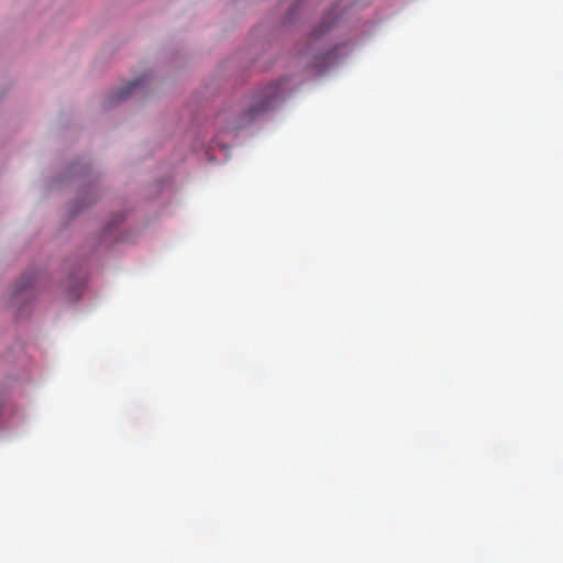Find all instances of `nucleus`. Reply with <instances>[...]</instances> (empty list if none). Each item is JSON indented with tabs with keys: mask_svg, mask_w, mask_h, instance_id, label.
I'll list each match as a JSON object with an SVG mask.
<instances>
[{
	"mask_svg": "<svg viewBox=\"0 0 563 563\" xmlns=\"http://www.w3.org/2000/svg\"><path fill=\"white\" fill-rule=\"evenodd\" d=\"M285 96L284 80L266 86L253 97L252 104L244 114L246 123L252 122L256 115L274 108Z\"/></svg>",
	"mask_w": 563,
	"mask_h": 563,
	"instance_id": "obj_1",
	"label": "nucleus"
},
{
	"mask_svg": "<svg viewBox=\"0 0 563 563\" xmlns=\"http://www.w3.org/2000/svg\"><path fill=\"white\" fill-rule=\"evenodd\" d=\"M330 29V25H320L318 29L313 30L311 33V38H318L321 36L324 32H327Z\"/></svg>",
	"mask_w": 563,
	"mask_h": 563,
	"instance_id": "obj_4",
	"label": "nucleus"
},
{
	"mask_svg": "<svg viewBox=\"0 0 563 563\" xmlns=\"http://www.w3.org/2000/svg\"><path fill=\"white\" fill-rule=\"evenodd\" d=\"M333 60H334L333 52H328V53L323 56V60H322V62L317 60L316 65H317V66L329 65V64L333 63Z\"/></svg>",
	"mask_w": 563,
	"mask_h": 563,
	"instance_id": "obj_3",
	"label": "nucleus"
},
{
	"mask_svg": "<svg viewBox=\"0 0 563 563\" xmlns=\"http://www.w3.org/2000/svg\"><path fill=\"white\" fill-rule=\"evenodd\" d=\"M143 84V79H136L131 82H129L125 87H123L120 91L115 92L113 96L109 98V104L113 103L114 101H121L126 98H129L134 90L140 88Z\"/></svg>",
	"mask_w": 563,
	"mask_h": 563,
	"instance_id": "obj_2",
	"label": "nucleus"
},
{
	"mask_svg": "<svg viewBox=\"0 0 563 563\" xmlns=\"http://www.w3.org/2000/svg\"><path fill=\"white\" fill-rule=\"evenodd\" d=\"M30 284H31V283H29V282H27L26 284H24V285L22 286V288H21L19 291H22L24 288L29 287V286H30Z\"/></svg>",
	"mask_w": 563,
	"mask_h": 563,
	"instance_id": "obj_5",
	"label": "nucleus"
}]
</instances>
